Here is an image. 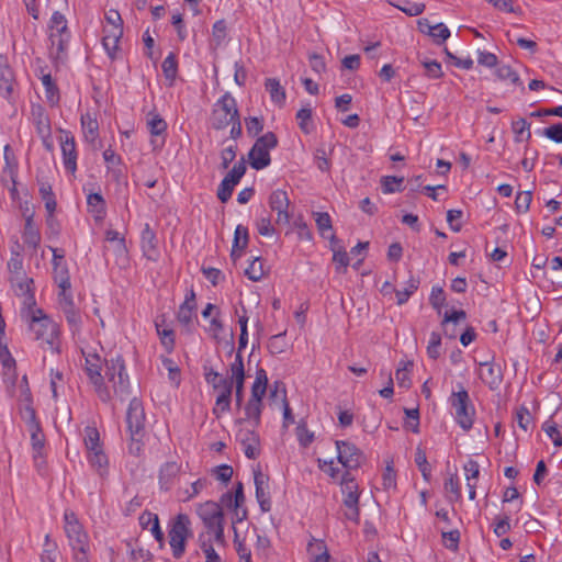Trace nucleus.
I'll return each instance as SVG.
<instances>
[{
    "label": "nucleus",
    "instance_id": "35",
    "mask_svg": "<svg viewBox=\"0 0 562 562\" xmlns=\"http://www.w3.org/2000/svg\"><path fill=\"white\" fill-rule=\"evenodd\" d=\"M88 459L91 467L94 468L100 475H103L106 472L108 458L102 448L89 451Z\"/></svg>",
    "mask_w": 562,
    "mask_h": 562
},
{
    "label": "nucleus",
    "instance_id": "58",
    "mask_svg": "<svg viewBox=\"0 0 562 562\" xmlns=\"http://www.w3.org/2000/svg\"><path fill=\"white\" fill-rule=\"evenodd\" d=\"M445 491L447 493L452 494V497H450V501L457 502L461 498V490H460L459 479H458L457 474L450 475L445 481Z\"/></svg>",
    "mask_w": 562,
    "mask_h": 562
},
{
    "label": "nucleus",
    "instance_id": "13",
    "mask_svg": "<svg viewBox=\"0 0 562 562\" xmlns=\"http://www.w3.org/2000/svg\"><path fill=\"white\" fill-rule=\"evenodd\" d=\"M268 202L271 211L277 212L276 223L278 225H288L291 220L289 213L290 200L288 193L281 189H277L271 192Z\"/></svg>",
    "mask_w": 562,
    "mask_h": 562
},
{
    "label": "nucleus",
    "instance_id": "18",
    "mask_svg": "<svg viewBox=\"0 0 562 562\" xmlns=\"http://www.w3.org/2000/svg\"><path fill=\"white\" fill-rule=\"evenodd\" d=\"M236 438L243 445L244 453L248 459L255 460L259 456L260 439L255 429L241 428L237 432Z\"/></svg>",
    "mask_w": 562,
    "mask_h": 562
},
{
    "label": "nucleus",
    "instance_id": "52",
    "mask_svg": "<svg viewBox=\"0 0 562 562\" xmlns=\"http://www.w3.org/2000/svg\"><path fill=\"white\" fill-rule=\"evenodd\" d=\"M532 201V192L530 190L518 192L515 200V209L518 213H526Z\"/></svg>",
    "mask_w": 562,
    "mask_h": 562
},
{
    "label": "nucleus",
    "instance_id": "30",
    "mask_svg": "<svg viewBox=\"0 0 562 562\" xmlns=\"http://www.w3.org/2000/svg\"><path fill=\"white\" fill-rule=\"evenodd\" d=\"M60 310L66 317L71 334L75 336L80 331L82 324L79 310L76 307L75 303H65V306H61Z\"/></svg>",
    "mask_w": 562,
    "mask_h": 562
},
{
    "label": "nucleus",
    "instance_id": "60",
    "mask_svg": "<svg viewBox=\"0 0 562 562\" xmlns=\"http://www.w3.org/2000/svg\"><path fill=\"white\" fill-rule=\"evenodd\" d=\"M441 337L440 334L432 331L427 346V355L431 359H437L440 356Z\"/></svg>",
    "mask_w": 562,
    "mask_h": 562
},
{
    "label": "nucleus",
    "instance_id": "15",
    "mask_svg": "<svg viewBox=\"0 0 562 562\" xmlns=\"http://www.w3.org/2000/svg\"><path fill=\"white\" fill-rule=\"evenodd\" d=\"M196 514L203 521L206 530L224 522L223 509L220 504L213 501L200 504L196 508Z\"/></svg>",
    "mask_w": 562,
    "mask_h": 562
},
{
    "label": "nucleus",
    "instance_id": "2",
    "mask_svg": "<svg viewBox=\"0 0 562 562\" xmlns=\"http://www.w3.org/2000/svg\"><path fill=\"white\" fill-rule=\"evenodd\" d=\"M48 27L52 44L50 56L56 60H64L70 41V32L65 15L55 11L52 14Z\"/></svg>",
    "mask_w": 562,
    "mask_h": 562
},
{
    "label": "nucleus",
    "instance_id": "17",
    "mask_svg": "<svg viewBox=\"0 0 562 562\" xmlns=\"http://www.w3.org/2000/svg\"><path fill=\"white\" fill-rule=\"evenodd\" d=\"M147 128L151 136L156 137L151 139L154 148H161L165 144V135L167 131L166 121L155 111L147 114Z\"/></svg>",
    "mask_w": 562,
    "mask_h": 562
},
{
    "label": "nucleus",
    "instance_id": "38",
    "mask_svg": "<svg viewBox=\"0 0 562 562\" xmlns=\"http://www.w3.org/2000/svg\"><path fill=\"white\" fill-rule=\"evenodd\" d=\"M413 367L412 361H401L395 372V379L400 387L408 389L412 384L409 371Z\"/></svg>",
    "mask_w": 562,
    "mask_h": 562
},
{
    "label": "nucleus",
    "instance_id": "6",
    "mask_svg": "<svg viewBox=\"0 0 562 562\" xmlns=\"http://www.w3.org/2000/svg\"><path fill=\"white\" fill-rule=\"evenodd\" d=\"M105 376L112 383L114 394L124 401L130 395V381L121 356L105 361Z\"/></svg>",
    "mask_w": 562,
    "mask_h": 562
},
{
    "label": "nucleus",
    "instance_id": "55",
    "mask_svg": "<svg viewBox=\"0 0 562 562\" xmlns=\"http://www.w3.org/2000/svg\"><path fill=\"white\" fill-rule=\"evenodd\" d=\"M295 432L300 445L304 448L308 447L314 440V432L308 430L304 422L299 423Z\"/></svg>",
    "mask_w": 562,
    "mask_h": 562
},
{
    "label": "nucleus",
    "instance_id": "42",
    "mask_svg": "<svg viewBox=\"0 0 562 562\" xmlns=\"http://www.w3.org/2000/svg\"><path fill=\"white\" fill-rule=\"evenodd\" d=\"M29 431L31 434L32 447L35 451L34 458L36 459L37 457L42 456V450L45 442L44 435L40 425H33Z\"/></svg>",
    "mask_w": 562,
    "mask_h": 562
},
{
    "label": "nucleus",
    "instance_id": "47",
    "mask_svg": "<svg viewBox=\"0 0 562 562\" xmlns=\"http://www.w3.org/2000/svg\"><path fill=\"white\" fill-rule=\"evenodd\" d=\"M85 446L88 451L100 449V434L95 427L87 426L85 428Z\"/></svg>",
    "mask_w": 562,
    "mask_h": 562
},
{
    "label": "nucleus",
    "instance_id": "62",
    "mask_svg": "<svg viewBox=\"0 0 562 562\" xmlns=\"http://www.w3.org/2000/svg\"><path fill=\"white\" fill-rule=\"evenodd\" d=\"M87 203L98 214H103L105 211V201L100 193H90L87 198Z\"/></svg>",
    "mask_w": 562,
    "mask_h": 562
},
{
    "label": "nucleus",
    "instance_id": "45",
    "mask_svg": "<svg viewBox=\"0 0 562 562\" xmlns=\"http://www.w3.org/2000/svg\"><path fill=\"white\" fill-rule=\"evenodd\" d=\"M261 408L262 402L260 400L255 401L249 398L245 406V415L248 419L254 420L255 427L260 424Z\"/></svg>",
    "mask_w": 562,
    "mask_h": 562
},
{
    "label": "nucleus",
    "instance_id": "61",
    "mask_svg": "<svg viewBox=\"0 0 562 562\" xmlns=\"http://www.w3.org/2000/svg\"><path fill=\"white\" fill-rule=\"evenodd\" d=\"M429 302L440 313L441 307L446 304V295L441 286H432Z\"/></svg>",
    "mask_w": 562,
    "mask_h": 562
},
{
    "label": "nucleus",
    "instance_id": "36",
    "mask_svg": "<svg viewBox=\"0 0 562 562\" xmlns=\"http://www.w3.org/2000/svg\"><path fill=\"white\" fill-rule=\"evenodd\" d=\"M42 83L45 88L47 102L50 105H56L59 101V92L57 86L53 81L50 74H46L42 77Z\"/></svg>",
    "mask_w": 562,
    "mask_h": 562
},
{
    "label": "nucleus",
    "instance_id": "21",
    "mask_svg": "<svg viewBox=\"0 0 562 562\" xmlns=\"http://www.w3.org/2000/svg\"><path fill=\"white\" fill-rule=\"evenodd\" d=\"M140 245L143 254L148 260L156 261L158 259L157 238L149 224H145L142 231Z\"/></svg>",
    "mask_w": 562,
    "mask_h": 562
},
{
    "label": "nucleus",
    "instance_id": "39",
    "mask_svg": "<svg viewBox=\"0 0 562 562\" xmlns=\"http://www.w3.org/2000/svg\"><path fill=\"white\" fill-rule=\"evenodd\" d=\"M495 75L499 80H509L513 85L521 87V89L525 90V87L522 86L519 75L510 66H498L495 71Z\"/></svg>",
    "mask_w": 562,
    "mask_h": 562
},
{
    "label": "nucleus",
    "instance_id": "12",
    "mask_svg": "<svg viewBox=\"0 0 562 562\" xmlns=\"http://www.w3.org/2000/svg\"><path fill=\"white\" fill-rule=\"evenodd\" d=\"M338 461L349 470L358 469L363 460L362 452L351 442L337 440Z\"/></svg>",
    "mask_w": 562,
    "mask_h": 562
},
{
    "label": "nucleus",
    "instance_id": "7",
    "mask_svg": "<svg viewBox=\"0 0 562 562\" xmlns=\"http://www.w3.org/2000/svg\"><path fill=\"white\" fill-rule=\"evenodd\" d=\"M278 138L274 133L267 132L255 142L248 153L249 164L251 168L261 170L271 162L270 150L277 147Z\"/></svg>",
    "mask_w": 562,
    "mask_h": 562
},
{
    "label": "nucleus",
    "instance_id": "50",
    "mask_svg": "<svg viewBox=\"0 0 562 562\" xmlns=\"http://www.w3.org/2000/svg\"><path fill=\"white\" fill-rule=\"evenodd\" d=\"M40 193L42 199L45 202V209L47 213H54L57 206L55 195L53 193L52 187L48 184H42L40 188Z\"/></svg>",
    "mask_w": 562,
    "mask_h": 562
},
{
    "label": "nucleus",
    "instance_id": "57",
    "mask_svg": "<svg viewBox=\"0 0 562 562\" xmlns=\"http://www.w3.org/2000/svg\"><path fill=\"white\" fill-rule=\"evenodd\" d=\"M246 164L245 160L241 159L240 161L236 162L232 170L224 177V179L228 180L233 184H238L240 179L246 172Z\"/></svg>",
    "mask_w": 562,
    "mask_h": 562
},
{
    "label": "nucleus",
    "instance_id": "4",
    "mask_svg": "<svg viewBox=\"0 0 562 562\" xmlns=\"http://www.w3.org/2000/svg\"><path fill=\"white\" fill-rule=\"evenodd\" d=\"M29 328L34 339L54 347L58 337V325L52 321L41 308L31 311Z\"/></svg>",
    "mask_w": 562,
    "mask_h": 562
},
{
    "label": "nucleus",
    "instance_id": "3",
    "mask_svg": "<svg viewBox=\"0 0 562 562\" xmlns=\"http://www.w3.org/2000/svg\"><path fill=\"white\" fill-rule=\"evenodd\" d=\"M449 401L454 411L457 424L464 431H469L474 423L475 408L471 402L468 391L462 384L458 385V391L452 392Z\"/></svg>",
    "mask_w": 562,
    "mask_h": 562
},
{
    "label": "nucleus",
    "instance_id": "22",
    "mask_svg": "<svg viewBox=\"0 0 562 562\" xmlns=\"http://www.w3.org/2000/svg\"><path fill=\"white\" fill-rule=\"evenodd\" d=\"M102 44L111 59L115 58L116 50L119 49V42L123 35V26L120 24H113L110 29L104 27L103 30Z\"/></svg>",
    "mask_w": 562,
    "mask_h": 562
},
{
    "label": "nucleus",
    "instance_id": "28",
    "mask_svg": "<svg viewBox=\"0 0 562 562\" xmlns=\"http://www.w3.org/2000/svg\"><path fill=\"white\" fill-rule=\"evenodd\" d=\"M249 240L248 228L243 225H237L234 234L233 247L231 257L234 261L240 258L243 250L247 247Z\"/></svg>",
    "mask_w": 562,
    "mask_h": 562
},
{
    "label": "nucleus",
    "instance_id": "29",
    "mask_svg": "<svg viewBox=\"0 0 562 562\" xmlns=\"http://www.w3.org/2000/svg\"><path fill=\"white\" fill-rule=\"evenodd\" d=\"M22 238H23L24 243L29 247H32L33 249H36L41 243V234H40L38 228L35 226V224L33 222V214H30V215L25 214V225H24Z\"/></svg>",
    "mask_w": 562,
    "mask_h": 562
},
{
    "label": "nucleus",
    "instance_id": "26",
    "mask_svg": "<svg viewBox=\"0 0 562 562\" xmlns=\"http://www.w3.org/2000/svg\"><path fill=\"white\" fill-rule=\"evenodd\" d=\"M180 472V465L177 462H166L159 471V484L165 491H169L176 477Z\"/></svg>",
    "mask_w": 562,
    "mask_h": 562
},
{
    "label": "nucleus",
    "instance_id": "9",
    "mask_svg": "<svg viewBox=\"0 0 562 562\" xmlns=\"http://www.w3.org/2000/svg\"><path fill=\"white\" fill-rule=\"evenodd\" d=\"M85 369L91 383L95 386V391L103 402L111 398L109 390L104 386L103 376L101 374V359L98 355H89L86 357Z\"/></svg>",
    "mask_w": 562,
    "mask_h": 562
},
{
    "label": "nucleus",
    "instance_id": "53",
    "mask_svg": "<svg viewBox=\"0 0 562 562\" xmlns=\"http://www.w3.org/2000/svg\"><path fill=\"white\" fill-rule=\"evenodd\" d=\"M341 492L346 494H360L358 483L349 471H346L341 477Z\"/></svg>",
    "mask_w": 562,
    "mask_h": 562
},
{
    "label": "nucleus",
    "instance_id": "19",
    "mask_svg": "<svg viewBox=\"0 0 562 562\" xmlns=\"http://www.w3.org/2000/svg\"><path fill=\"white\" fill-rule=\"evenodd\" d=\"M481 370L479 375L481 380L490 387V390H497L503 382V371L499 364L491 361L480 363Z\"/></svg>",
    "mask_w": 562,
    "mask_h": 562
},
{
    "label": "nucleus",
    "instance_id": "49",
    "mask_svg": "<svg viewBox=\"0 0 562 562\" xmlns=\"http://www.w3.org/2000/svg\"><path fill=\"white\" fill-rule=\"evenodd\" d=\"M314 218L319 234L326 237V232L333 228L330 215L327 212H316Z\"/></svg>",
    "mask_w": 562,
    "mask_h": 562
},
{
    "label": "nucleus",
    "instance_id": "20",
    "mask_svg": "<svg viewBox=\"0 0 562 562\" xmlns=\"http://www.w3.org/2000/svg\"><path fill=\"white\" fill-rule=\"evenodd\" d=\"M254 481L256 487V498L262 512H269L271 509V501L268 492L269 477L263 474L258 468L254 471Z\"/></svg>",
    "mask_w": 562,
    "mask_h": 562
},
{
    "label": "nucleus",
    "instance_id": "27",
    "mask_svg": "<svg viewBox=\"0 0 562 562\" xmlns=\"http://www.w3.org/2000/svg\"><path fill=\"white\" fill-rule=\"evenodd\" d=\"M81 128L85 140L94 145L99 138V123L89 112L81 115Z\"/></svg>",
    "mask_w": 562,
    "mask_h": 562
},
{
    "label": "nucleus",
    "instance_id": "11",
    "mask_svg": "<svg viewBox=\"0 0 562 562\" xmlns=\"http://www.w3.org/2000/svg\"><path fill=\"white\" fill-rule=\"evenodd\" d=\"M126 424L130 436L145 435V412L143 403L137 397H133L130 402Z\"/></svg>",
    "mask_w": 562,
    "mask_h": 562
},
{
    "label": "nucleus",
    "instance_id": "34",
    "mask_svg": "<svg viewBox=\"0 0 562 562\" xmlns=\"http://www.w3.org/2000/svg\"><path fill=\"white\" fill-rule=\"evenodd\" d=\"M279 391H281V393H282V401H283V418H284L283 426L288 427L289 424L294 423V417L292 415V411L286 401V392H285L283 383L274 382L273 390H271V396H277Z\"/></svg>",
    "mask_w": 562,
    "mask_h": 562
},
{
    "label": "nucleus",
    "instance_id": "56",
    "mask_svg": "<svg viewBox=\"0 0 562 562\" xmlns=\"http://www.w3.org/2000/svg\"><path fill=\"white\" fill-rule=\"evenodd\" d=\"M296 120L300 128L303 133L308 134L312 130L311 120H312V109L311 108H302L296 113Z\"/></svg>",
    "mask_w": 562,
    "mask_h": 562
},
{
    "label": "nucleus",
    "instance_id": "10",
    "mask_svg": "<svg viewBox=\"0 0 562 562\" xmlns=\"http://www.w3.org/2000/svg\"><path fill=\"white\" fill-rule=\"evenodd\" d=\"M60 149H61V156H63V164L67 172L71 173L72 176L77 171V147H76V140L72 136L71 132L60 128Z\"/></svg>",
    "mask_w": 562,
    "mask_h": 562
},
{
    "label": "nucleus",
    "instance_id": "24",
    "mask_svg": "<svg viewBox=\"0 0 562 562\" xmlns=\"http://www.w3.org/2000/svg\"><path fill=\"white\" fill-rule=\"evenodd\" d=\"M10 281L12 283V286L14 288L16 295L25 297V304H27L29 306L35 304L34 293L32 289L33 279L27 278L24 274L21 276V279L11 276Z\"/></svg>",
    "mask_w": 562,
    "mask_h": 562
},
{
    "label": "nucleus",
    "instance_id": "59",
    "mask_svg": "<svg viewBox=\"0 0 562 562\" xmlns=\"http://www.w3.org/2000/svg\"><path fill=\"white\" fill-rule=\"evenodd\" d=\"M196 307L188 305V304H181L179 306L178 313H177V319L179 323L186 327L190 326L192 323L193 313L195 312Z\"/></svg>",
    "mask_w": 562,
    "mask_h": 562
},
{
    "label": "nucleus",
    "instance_id": "23",
    "mask_svg": "<svg viewBox=\"0 0 562 562\" xmlns=\"http://www.w3.org/2000/svg\"><path fill=\"white\" fill-rule=\"evenodd\" d=\"M16 86L13 70L8 64L0 61V94L8 101L13 99L14 88Z\"/></svg>",
    "mask_w": 562,
    "mask_h": 562
},
{
    "label": "nucleus",
    "instance_id": "43",
    "mask_svg": "<svg viewBox=\"0 0 562 562\" xmlns=\"http://www.w3.org/2000/svg\"><path fill=\"white\" fill-rule=\"evenodd\" d=\"M415 463L417 464L423 477L429 481L431 477V467L427 461L426 452L422 447H417L415 452Z\"/></svg>",
    "mask_w": 562,
    "mask_h": 562
},
{
    "label": "nucleus",
    "instance_id": "64",
    "mask_svg": "<svg viewBox=\"0 0 562 562\" xmlns=\"http://www.w3.org/2000/svg\"><path fill=\"white\" fill-rule=\"evenodd\" d=\"M542 135L555 143H562V123H555L546 127L542 131Z\"/></svg>",
    "mask_w": 562,
    "mask_h": 562
},
{
    "label": "nucleus",
    "instance_id": "1",
    "mask_svg": "<svg viewBox=\"0 0 562 562\" xmlns=\"http://www.w3.org/2000/svg\"><path fill=\"white\" fill-rule=\"evenodd\" d=\"M193 536L191 519L187 514H178L168 522L169 546L175 559H180L186 552V543Z\"/></svg>",
    "mask_w": 562,
    "mask_h": 562
},
{
    "label": "nucleus",
    "instance_id": "5",
    "mask_svg": "<svg viewBox=\"0 0 562 562\" xmlns=\"http://www.w3.org/2000/svg\"><path fill=\"white\" fill-rule=\"evenodd\" d=\"M238 116L239 112L235 98L229 92H225L214 104L210 121L212 127L220 131L227 127Z\"/></svg>",
    "mask_w": 562,
    "mask_h": 562
},
{
    "label": "nucleus",
    "instance_id": "54",
    "mask_svg": "<svg viewBox=\"0 0 562 562\" xmlns=\"http://www.w3.org/2000/svg\"><path fill=\"white\" fill-rule=\"evenodd\" d=\"M285 333L273 335L268 342V349L272 355H280L286 349Z\"/></svg>",
    "mask_w": 562,
    "mask_h": 562
},
{
    "label": "nucleus",
    "instance_id": "41",
    "mask_svg": "<svg viewBox=\"0 0 562 562\" xmlns=\"http://www.w3.org/2000/svg\"><path fill=\"white\" fill-rule=\"evenodd\" d=\"M419 286V280L411 277L408 281L406 282V286L403 290H396L395 295L397 299V304L402 305L406 303L409 299V296L418 289Z\"/></svg>",
    "mask_w": 562,
    "mask_h": 562
},
{
    "label": "nucleus",
    "instance_id": "25",
    "mask_svg": "<svg viewBox=\"0 0 562 562\" xmlns=\"http://www.w3.org/2000/svg\"><path fill=\"white\" fill-rule=\"evenodd\" d=\"M32 120L36 127L38 136H45L52 132L50 121L45 110L41 105H33L31 110Z\"/></svg>",
    "mask_w": 562,
    "mask_h": 562
},
{
    "label": "nucleus",
    "instance_id": "8",
    "mask_svg": "<svg viewBox=\"0 0 562 562\" xmlns=\"http://www.w3.org/2000/svg\"><path fill=\"white\" fill-rule=\"evenodd\" d=\"M64 529L71 548L82 549V547H88V535L83 531L82 526L79 522L76 514L71 510H66L64 514Z\"/></svg>",
    "mask_w": 562,
    "mask_h": 562
},
{
    "label": "nucleus",
    "instance_id": "63",
    "mask_svg": "<svg viewBox=\"0 0 562 562\" xmlns=\"http://www.w3.org/2000/svg\"><path fill=\"white\" fill-rule=\"evenodd\" d=\"M407 422L405 424V427L407 429H411L413 432L418 434L419 432V412L417 408H405L404 409Z\"/></svg>",
    "mask_w": 562,
    "mask_h": 562
},
{
    "label": "nucleus",
    "instance_id": "16",
    "mask_svg": "<svg viewBox=\"0 0 562 562\" xmlns=\"http://www.w3.org/2000/svg\"><path fill=\"white\" fill-rule=\"evenodd\" d=\"M231 379L233 380V387L235 386V397L237 406H240L244 398V383H245V367L243 357L239 352L236 353L234 362L229 366Z\"/></svg>",
    "mask_w": 562,
    "mask_h": 562
},
{
    "label": "nucleus",
    "instance_id": "44",
    "mask_svg": "<svg viewBox=\"0 0 562 562\" xmlns=\"http://www.w3.org/2000/svg\"><path fill=\"white\" fill-rule=\"evenodd\" d=\"M164 76L166 79L173 81L177 77L178 72V61L177 56L173 53H170L162 61L161 65Z\"/></svg>",
    "mask_w": 562,
    "mask_h": 562
},
{
    "label": "nucleus",
    "instance_id": "37",
    "mask_svg": "<svg viewBox=\"0 0 562 562\" xmlns=\"http://www.w3.org/2000/svg\"><path fill=\"white\" fill-rule=\"evenodd\" d=\"M265 273L263 261L260 257H255L245 269V276L254 282L260 281Z\"/></svg>",
    "mask_w": 562,
    "mask_h": 562
},
{
    "label": "nucleus",
    "instance_id": "33",
    "mask_svg": "<svg viewBox=\"0 0 562 562\" xmlns=\"http://www.w3.org/2000/svg\"><path fill=\"white\" fill-rule=\"evenodd\" d=\"M54 280L58 288H71L70 276L67 262L53 265Z\"/></svg>",
    "mask_w": 562,
    "mask_h": 562
},
{
    "label": "nucleus",
    "instance_id": "40",
    "mask_svg": "<svg viewBox=\"0 0 562 562\" xmlns=\"http://www.w3.org/2000/svg\"><path fill=\"white\" fill-rule=\"evenodd\" d=\"M156 329L161 345L168 353H171L175 348V331L170 328H162L158 322H156Z\"/></svg>",
    "mask_w": 562,
    "mask_h": 562
},
{
    "label": "nucleus",
    "instance_id": "32",
    "mask_svg": "<svg viewBox=\"0 0 562 562\" xmlns=\"http://www.w3.org/2000/svg\"><path fill=\"white\" fill-rule=\"evenodd\" d=\"M266 90L269 92L271 101L278 105H283L285 102V90L276 78H268L265 82Z\"/></svg>",
    "mask_w": 562,
    "mask_h": 562
},
{
    "label": "nucleus",
    "instance_id": "46",
    "mask_svg": "<svg viewBox=\"0 0 562 562\" xmlns=\"http://www.w3.org/2000/svg\"><path fill=\"white\" fill-rule=\"evenodd\" d=\"M404 181L403 177H395V176H384L381 178V186L382 191L384 193H394V192H401L402 183Z\"/></svg>",
    "mask_w": 562,
    "mask_h": 562
},
{
    "label": "nucleus",
    "instance_id": "51",
    "mask_svg": "<svg viewBox=\"0 0 562 562\" xmlns=\"http://www.w3.org/2000/svg\"><path fill=\"white\" fill-rule=\"evenodd\" d=\"M542 429L552 439L555 447H562V435H560L557 423L549 419L543 423Z\"/></svg>",
    "mask_w": 562,
    "mask_h": 562
},
{
    "label": "nucleus",
    "instance_id": "14",
    "mask_svg": "<svg viewBox=\"0 0 562 562\" xmlns=\"http://www.w3.org/2000/svg\"><path fill=\"white\" fill-rule=\"evenodd\" d=\"M213 389L217 392L213 414L216 415V417H220L231 408L233 380L231 378H222L217 383H213Z\"/></svg>",
    "mask_w": 562,
    "mask_h": 562
},
{
    "label": "nucleus",
    "instance_id": "31",
    "mask_svg": "<svg viewBox=\"0 0 562 562\" xmlns=\"http://www.w3.org/2000/svg\"><path fill=\"white\" fill-rule=\"evenodd\" d=\"M359 497L360 494H346L342 499L346 507L345 517L356 524L359 522L360 518Z\"/></svg>",
    "mask_w": 562,
    "mask_h": 562
},
{
    "label": "nucleus",
    "instance_id": "48",
    "mask_svg": "<svg viewBox=\"0 0 562 562\" xmlns=\"http://www.w3.org/2000/svg\"><path fill=\"white\" fill-rule=\"evenodd\" d=\"M199 543L200 548L205 554V562H222V559L216 553L215 549L213 548V544L211 543L210 540H206L204 538L203 533L199 536Z\"/></svg>",
    "mask_w": 562,
    "mask_h": 562
}]
</instances>
